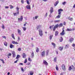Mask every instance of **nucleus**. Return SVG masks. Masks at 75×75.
<instances>
[{
  "mask_svg": "<svg viewBox=\"0 0 75 75\" xmlns=\"http://www.w3.org/2000/svg\"><path fill=\"white\" fill-rule=\"evenodd\" d=\"M23 16H21L20 18H18V21H22L23 19Z\"/></svg>",
  "mask_w": 75,
  "mask_h": 75,
  "instance_id": "4",
  "label": "nucleus"
},
{
  "mask_svg": "<svg viewBox=\"0 0 75 75\" xmlns=\"http://www.w3.org/2000/svg\"><path fill=\"white\" fill-rule=\"evenodd\" d=\"M56 69L57 71L58 70V66H57V65H56Z\"/></svg>",
  "mask_w": 75,
  "mask_h": 75,
  "instance_id": "48",
  "label": "nucleus"
},
{
  "mask_svg": "<svg viewBox=\"0 0 75 75\" xmlns=\"http://www.w3.org/2000/svg\"><path fill=\"white\" fill-rule=\"evenodd\" d=\"M59 27H62L63 26V24L62 23H60L59 25Z\"/></svg>",
  "mask_w": 75,
  "mask_h": 75,
  "instance_id": "31",
  "label": "nucleus"
},
{
  "mask_svg": "<svg viewBox=\"0 0 75 75\" xmlns=\"http://www.w3.org/2000/svg\"><path fill=\"white\" fill-rule=\"evenodd\" d=\"M66 25V23L65 22H64L63 23V25Z\"/></svg>",
  "mask_w": 75,
  "mask_h": 75,
  "instance_id": "63",
  "label": "nucleus"
},
{
  "mask_svg": "<svg viewBox=\"0 0 75 75\" xmlns=\"http://www.w3.org/2000/svg\"><path fill=\"white\" fill-rule=\"evenodd\" d=\"M69 48V45H66V46H65L66 48Z\"/></svg>",
  "mask_w": 75,
  "mask_h": 75,
  "instance_id": "35",
  "label": "nucleus"
},
{
  "mask_svg": "<svg viewBox=\"0 0 75 75\" xmlns=\"http://www.w3.org/2000/svg\"><path fill=\"white\" fill-rule=\"evenodd\" d=\"M74 30H75V28H72L71 29V31H74Z\"/></svg>",
  "mask_w": 75,
  "mask_h": 75,
  "instance_id": "55",
  "label": "nucleus"
},
{
  "mask_svg": "<svg viewBox=\"0 0 75 75\" xmlns=\"http://www.w3.org/2000/svg\"><path fill=\"white\" fill-rule=\"evenodd\" d=\"M27 62V59H25L24 62V64H25V63H26Z\"/></svg>",
  "mask_w": 75,
  "mask_h": 75,
  "instance_id": "39",
  "label": "nucleus"
},
{
  "mask_svg": "<svg viewBox=\"0 0 75 75\" xmlns=\"http://www.w3.org/2000/svg\"><path fill=\"white\" fill-rule=\"evenodd\" d=\"M49 52V50H48L46 51V55L47 56V55H48V53Z\"/></svg>",
  "mask_w": 75,
  "mask_h": 75,
  "instance_id": "15",
  "label": "nucleus"
},
{
  "mask_svg": "<svg viewBox=\"0 0 75 75\" xmlns=\"http://www.w3.org/2000/svg\"><path fill=\"white\" fill-rule=\"evenodd\" d=\"M73 40H74V38H71L70 39L69 42H72V41H73Z\"/></svg>",
  "mask_w": 75,
  "mask_h": 75,
  "instance_id": "17",
  "label": "nucleus"
},
{
  "mask_svg": "<svg viewBox=\"0 0 75 75\" xmlns=\"http://www.w3.org/2000/svg\"><path fill=\"white\" fill-rule=\"evenodd\" d=\"M16 11L17 12V14H19V10L18 9H16Z\"/></svg>",
  "mask_w": 75,
  "mask_h": 75,
  "instance_id": "45",
  "label": "nucleus"
},
{
  "mask_svg": "<svg viewBox=\"0 0 75 75\" xmlns=\"http://www.w3.org/2000/svg\"><path fill=\"white\" fill-rule=\"evenodd\" d=\"M52 45H53L54 47L55 48V47L56 46L55 44V43H53V42H52Z\"/></svg>",
  "mask_w": 75,
  "mask_h": 75,
  "instance_id": "21",
  "label": "nucleus"
},
{
  "mask_svg": "<svg viewBox=\"0 0 75 75\" xmlns=\"http://www.w3.org/2000/svg\"><path fill=\"white\" fill-rule=\"evenodd\" d=\"M20 58V55H17L16 58V59H18V58Z\"/></svg>",
  "mask_w": 75,
  "mask_h": 75,
  "instance_id": "25",
  "label": "nucleus"
},
{
  "mask_svg": "<svg viewBox=\"0 0 75 75\" xmlns=\"http://www.w3.org/2000/svg\"><path fill=\"white\" fill-rule=\"evenodd\" d=\"M30 75H33L34 74V72L33 71H31L30 72Z\"/></svg>",
  "mask_w": 75,
  "mask_h": 75,
  "instance_id": "24",
  "label": "nucleus"
},
{
  "mask_svg": "<svg viewBox=\"0 0 75 75\" xmlns=\"http://www.w3.org/2000/svg\"><path fill=\"white\" fill-rule=\"evenodd\" d=\"M58 10L60 11H63V10L62 9H59Z\"/></svg>",
  "mask_w": 75,
  "mask_h": 75,
  "instance_id": "46",
  "label": "nucleus"
},
{
  "mask_svg": "<svg viewBox=\"0 0 75 75\" xmlns=\"http://www.w3.org/2000/svg\"><path fill=\"white\" fill-rule=\"evenodd\" d=\"M72 47H74L75 46V44H73L72 45Z\"/></svg>",
  "mask_w": 75,
  "mask_h": 75,
  "instance_id": "59",
  "label": "nucleus"
},
{
  "mask_svg": "<svg viewBox=\"0 0 75 75\" xmlns=\"http://www.w3.org/2000/svg\"><path fill=\"white\" fill-rule=\"evenodd\" d=\"M8 55L9 56H11V53H8Z\"/></svg>",
  "mask_w": 75,
  "mask_h": 75,
  "instance_id": "60",
  "label": "nucleus"
},
{
  "mask_svg": "<svg viewBox=\"0 0 75 75\" xmlns=\"http://www.w3.org/2000/svg\"><path fill=\"white\" fill-rule=\"evenodd\" d=\"M28 60L29 61H30V62L32 61V59H31L30 57H28Z\"/></svg>",
  "mask_w": 75,
  "mask_h": 75,
  "instance_id": "34",
  "label": "nucleus"
},
{
  "mask_svg": "<svg viewBox=\"0 0 75 75\" xmlns=\"http://www.w3.org/2000/svg\"><path fill=\"white\" fill-rule=\"evenodd\" d=\"M22 28L23 31H25V30H26V29H27V28L25 27H23Z\"/></svg>",
  "mask_w": 75,
  "mask_h": 75,
  "instance_id": "32",
  "label": "nucleus"
},
{
  "mask_svg": "<svg viewBox=\"0 0 75 75\" xmlns=\"http://www.w3.org/2000/svg\"><path fill=\"white\" fill-rule=\"evenodd\" d=\"M21 71H22L23 72H24V70L23 69V67H21Z\"/></svg>",
  "mask_w": 75,
  "mask_h": 75,
  "instance_id": "44",
  "label": "nucleus"
},
{
  "mask_svg": "<svg viewBox=\"0 0 75 75\" xmlns=\"http://www.w3.org/2000/svg\"><path fill=\"white\" fill-rule=\"evenodd\" d=\"M55 29H56V28L54 27L53 29V31H55Z\"/></svg>",
  "mask_w": 75,
  "mask_h": 75,
  "instance_id": "51",
  "label": "nucleus"
},
{
  "mask_svg": "<svg viewBox=\"0 0 75 75\" xmlns=\"http://www.w3.org/2000/svg\"><path fill=\"white\" fill-rule=\"evenodd\" d=\"M38 17V16H35V19H37V18Z\"/></svg>",
  "mask_w": 75,
  "mask_h": 75,
  "instance_id": "58",
  "label": "nucleus"
},
{
  "mask_svg": "<svg viewBox=\"0 0 75 75\" xmlns=\"http://www.w3.org/2000/svg\"><path fill=\"white\" fill-rule=\"evenodd\" d=\"M12 54H13V58H15L16 57V54H15V52L14 51H13L12 52Z\"/></svg>",
  "mask_w": 75,
  "mask_h": 75,
  "instance_id": "9",
  "label": "nucleus"
},
{
  "mask_svg": "<svg viewBox=\"0 0 75 75\" xmlns=\"http://www.w3.org/2000/svg\"><path fill=\"white\" fill-rule=\"evenodd\" d=\"M9 6H10V8L11 9H12V8H13V6H12V5H9Z\"/></svg>",
  "mask_w": 75,
  "mask_h": 75,
  "instance_id": "41",
  "label": "nucleus"
},
{
  "mask_svg": "<svg viewBox=\"0 0 75 75\" xmlns=\"http://www.w3.org/2000/svg\"><path fill=\"white\" fill-rule=\"evenodd\" d=\"M71 69H73V71H75V68L73 65H71Z\"/></svg>",
  "mask_w": 75,
  "mask_h": 75,
  "instance_id": "22",
  "label": "nucleus"
},
{
  "mask_svg": "<svg viewBox=\"0 0 75 75\" xmlns=\"http://www.w3.org/2000/svg\"><path fill=\"white\" fill-rule=\"evenodd\" d=\"M18 50L19 51H21V48H18Z\"/></svg>",
  "mask_w": 75,
  "mask_h": 75,
  "instance_id": "56",
  "label": "nucleus"
},
{
  "mask_svg": "<svg viewBox=\"0 0 75 75\" xmlns=\"http://www.w3.org/2000/svg\"><path fill=\"white\" fill-rule=\"evenodd\" d=\"M31 58H33L34 57V53L33 52H32L31 53Z\"/></svg>",
  "mask_w": 75,
  "mask_h": 75,
  "instance_id": "3",
  "label": "nucleus"
},
{
  "mask_svg": "<svg viewBox=\"0 0 75 75\" xmlns=\"http://www.w3.org/2000/svg\"><path fill=\"white\" fill-rule=\"evenodd\" d=\"M18 34H19V35H21V30H18Z\"/></svg>",
  "mask_w": 75,
  "mask_h": 75,
  "instance_id": "20",
  "label": "nucleus"
},
{
  "mask_svg": "<svg viewBox=\"0 0 75 75\" xmlns=\"http://www.w3.org/2000/svg\"><path fill=\"white\" fill-rule=\"evenodd\" d=\"M21 3L23 4L24 3V1L23 0H21Z\"/></svg>",
  "mask_w": 75,
  "mask_h": 75,
  "instance_id": "57",
  "label": "nucleus"
},
{
  "mask_svg": "<svg viewBox=\"0 0 75 75\" xmlns=\"http://www.w3.org/2000/svg\"><path fill=\"white\" fill-rule=\"evenodd\" d=\"M60 20H56V21H54V23H59V22H60Z\"/></svg>",
  "mask_w": 75,
  "mask_h": 75,
  "instance_id": "23",
  "label": "nucleus"
},
{
  "mask_svg": "<svg viewBox=\"0 0 75 75\" xmlns=\"http://www.w3.org/2000/svg\"><path fill=\"white\" fill-rule=\"evenodd\" d=\"M4 44L5 46H7V42H5L4 43Z\"/></svg>",
  "mask_w": 75,
  "mask_h": 75,
  "instance_id": "28",
  "label": "nucleus"
},
{
  "mask_svg": "<svg viewBox=\"0 0 75 75\" xmlns=\"http://www.w3.org/2000/svg\"><path fill=\"white\" fill-rule=\"evenodd\" d=\"M5 7L6 8H8L9 7L6 6H5Z\"/></svg>",
  "mask_w": 75,
  "mask_h": 75,
  "instance_id": "64",
  "label": "nucleus"
},
{
  "mask_svg": "<svg viewBox=\"0 0 75 75\" xmlns=\"http://www.w3.org/2000/svg\"><path fill=\"white\" fill-rule=\"evenodd\" d=\"M67 30L68 31H71V29L67 28Z\"/></svg>",
  "mask_w": 75,
  "mask_h": 75,
  "instance_id": "42",
  "label": "nucleus"
},
{
  "mask_svg": "<svg viewBox=\"0 0 75 75\" xmlns=\"http://www.w3.org/2000/svg\"><path fill=\"white\" fill-rule=\"evenodd\" d=\"M50 28L51 30H52V28H53V26H51L50 27Z\"/></svg>",
  "mask_w": 75,
  "mask_h": 75,
  "instance_id": "43",
  "label": "nucleus"
},
{
  "mask_svg": "<svg viewBox=\"0 0 75 75\" xmlns=\"http://www.w3.org/2000/svg\"><path fill=\"white\" fill-rule=\"evenodd\" d=\"M12 44H18V43L14 41H12Z\"/></svg>",
  "mask_w": 75,
  "mask_h": 75,
  "instance_id": "10",
  "label": "nucleus"
},
{
  "mask_svg": "<svg viewBox=\"0 0 75 75\" xmlns=\"http://www.w3.org/2000/svg\"><path fill=\"white\" fill-rule=\"evenodd\" d=\"M58 14H59V15H61V11H59L58 10Z\"/></svg>",
  "mask_w": 75,
  "mask_h": 75,
  "instance_id": "40",
  "label": "nucleus"
},
{
  "mask_svg": "<svg viewBox=\"0 0 75 75\" xmlns=\"http://www.w3.org/2000/svg\"><path fill=\"white\" fill-rule=\"evenodd\" d=\"M62 41H63V38L62 37H61L59 39V41L60 42H62Z\"/></svg>",
  "mask_w": 75,
  "mask_h": 75,
  "instance_id": "14",
  "label": "nucleus"
},
{
  "mask_svg": "<svg viewBox=\"0 0 75 75\" xmlns=\"http://www.w3.org/2000/svg\"><path fill=\"white\" fill-rule=\"evenodd\" d=\"M26 2H27V4H30V2H29V1H28V0H27Z\"/></svg>",
  "mask_w": 75,
  "mask_h": 75,
  "instance_id": "50",
  "label": "nucleus"
},
{
  "mask_svg": "<svg viewBox=\"0 0 75 75\" xmlns=\"http://www.w3.org/2000/svg\"><path fill=\"white\" fill-rule=\"evenodd\" d=\"M68 19L69 20H70V21H72L73 20V18H69V17L68 18Z\"/></svg>",
  "mask_w": 75,
  "mask_h": 75,
  "instance_id": "29",
  "label": "nucleus"
},
{
  "mask_svg": "<svg viewBox=\"0 0 75 75\" xmlns=\"http://www.w3.org/2000/svg\"><path fill=\"white\" fill-rule=\"evenodd\" d=\"M72 69V68H71V66H70L69 67V71H71V70Z\"/></svg>",
  "mask_w": 75,
  "mask_h": 75,
  "instance_id": "47",
  "label": "nucleus"
},
{
  "mask_svg": "<svg viewBox=\"0 0 75 75\" xmlns=\"http://www.w3.org/2000/svg\"><path fill=\"white\" fill-rule=\"evenodd\" d=\"M36 51L37 52H38L39 51V49H38V48L37 47V48L36 49Z\"/></svg>",
  "mask_w": 75,
  "mask_h": 75,
  "instance_id": "30",
  "label": "nucleus"
},
{
  "mask_svg": "<svg viewBox=\"0 0 75 75\" xmlns=\"http://www.w3.org/2000/svg\"><path fill=\"white\" fill-rule=\"evenodd\" d=\"M43 63L44 64H45V65H48V63H47V62L45 60L43 61Z\"/></svg>",
  "mask_w": 75,
  "mask_h": 75,
  "instance_id": "13",
  "label": "nucleus"
},
{
  "mask_svg": "<svg viewBox=\"0 0 75 75\" xmlns=\"http://www.w3.org/2000/svg\"><path fill=\"white\" fill-rule=\"evenodd\" d=\"M17 13H13V15L14 16H17Z\"/></svg>",
  "mask_w": 75,
  "mask_h": 75,
  "instance_id": "33",
  "label": "nucleus"
},
{
  "mask_svg": "<svg viewBox=\"0 0 75 75\" xmlns=\"http://www.w3.org/2000/svg\"><path fill=\"white\" fill-rule=\"evenodd\" d=\"M57 57H55L54 59V62H56V61H57Z\"/></svg>",
  "mask_w": 75,
  "mask_h": 75,
  "instance_id": "49",
  "label": "nucleus"
},
{
  "mask_svg": "<svg viewBox=\"0 0 75 75\" xmlns=\"http://www.w3.org/2000/svg\"><path fill=\"white\" fill-rule=\"evenodd\" d=\"M62 3L63 5H65V3H66V2L64 1Z\"/></svg>",
  "mask_w": 75,
  "mask_h": 75,
  "instance_id": "53",
  "label": "nucleus"
},
{
  "mask_svg": "<svg viewBox=\"0 0 75 75\" xmlns=\"http://www.w3.org/2000/svg\"><path fill=\"white\" fill-rule=\"evenodd\" d=\"M47 14H48V13H46L45 14V17H47Z\"/></svg>",
  "mask_w": 75,
  "mask_h": 75,
  "instance_id": "52",
  "label": "nucleus"
},
{
  "mask_svg": "<svg viewBox=\"0 0 75 75\" xmlns=\"http://www.w3.org/2000/svg\"><path fill=\"white\" fill-rule=\"evenodd\" d=\"M60 17H61L60 15H58L56 17V18H60Z\"/></svg>",
  "mask_w": 75,
  "mask_h": 75,
  "instance_id": "36",
  "label": "nucleus"
},
{
  "mask_svg": "<svg viewBox=\"0 0 75 75\" xmlns=\"http://www.w3.org/2000/svg\"><path fill=\"white\" fill-rule=\"evenodd\" d=\"M22 56L23 58H26V54H25V53H23V54Z\"/></svg>",
  "mask_w": 75,
  "mask_h": 75,
  "instance_id": "12",
  "label": "nucleus"
},
{
  "mask_svg": "<svg viewBox=\"0 0 75 75\" xmlns=\"http://www.w3.org/2000/svg\"><path fill=\"white\" fill-rule=\"evenodd\" d=\"M39 34L40 36L42 37V35H43V33H42V31L41 30H39Z\"/></svg>",
  "mask_w": 75,
  "mask_h": 75,
  "instance_id": "1",
  "label": "nucleus"
},
{
  "mask_svg": "<svg viewBox=\"0 0 75 75\" xmlns=\"http://www.w3.org/2000/svg\"><path fill=\"white\" fill-rule=\"evenodd\" d=\"M17 61H18V60H17L14 62V63H17Z\"/></svg>",
  "mask_w": 75,
  "mask_h": 75,
  "instance_id": "62",
  "label": "nucleus"
},
{
  "mask_svg": "<svg viewBox=\"0 0 75 75\" xmlns=\"http://www.w3.org/2000/svg\"><path fill=\"white\" fill-rule=\"evenodd\" d=\"M53 11H54V8H53V7H51L50 10V14H52V13H53Z\"/></svg>",
  "mask_w": 75,
  "mask_h": 75,
  "instance_id": "2",
  "label": "nucleus"
},
{
  "mask_svg": "<svg viewBox=\"0 0 75 75\" xmlns=\"http://www.w3.org/2000/svg\"><path fill=\"white\" fill-rule=\"evenodd\" d=\"M2 28L3 29H4V25H3L2 26Z\"/></svg>",
  "mask_w": 75,
  "mask_h": 75,
  "instance_id": "54",
  "label": "nucleus"
},
{
  "mask_svg": "<svg viewBox=\"0 0 75 75\" xmlns=\"http://www.w3.org/2000/svg\"><path fill=\"white\" fill-rule=\"evenodd\" d=\"M41 27V26L40 25H38L37 27V29L38 30V28H40V27Z\"/></svg>",
  "mask_w": 75,
  "mask_h": 75,
  "instance_id": "38",
  "label": "nucleus"
},
{
  "mask_svg": "<svg viewBox=\"0 0 75 75\" xmlns=\"http://www.w3.org/2000/svg\"><path fill=\"white\" fill-rule=\"evenodd\" d=\"M52 37H53V35H50V40H51L52 39Z\"/></svg>",
  "mask_w": 75,
  "mask_h": 75,
  "instance_id": "27",
  "label": "nucleus"
},
{
  "mask_svg": "<svg viewBox=\"0 0 75 75\" xmlns=\"http://www.w3.org/2000/svg\"><path fill=\"white\" fill-rule=\"evenodd\" d=\"M62 68L64 71L65 70V66L64 64H62Z\"/></svg>",
  "mask_w": 75,
  "mask_h": 75,
  "instance_id": "6",
  "label": "nucleus"
},
{
  "mask_svg": "<svg viewBox=\"0 0 75 75\" xmlns=\"http://www.w3.org/2000/svg\"><path fill=\"white\" fill-rule=\"evenodd\" d=\"M18 41H20V37L19 36L18 37Z\"/></svg>",
  "mask_w": 75,
  "mask_h": 75,
  "instance_id": "61",
  "label": "nucleus"
},
{
  "mask_svg": "<svg viewBox=\"0 0 75 75\" xmlns=\"http://www.w3.org/2000/svg\"><path fill=\"white\" fill-rule=\"evenodd\" d=\"M26 7L27 9H28V10H30V9H31V6H30V5H27L26 6Z\"/></svg>",
  "mask_w": 75,
  "mask_h": 75,
  "instance_id": "7",
  "label": "nucleus"
},
{
  "mask_svg": "<svg viewBox=\"0 0 75 75\" xmlns=\"http://www.w3.org/2000/svg\"><path fill=\"white\" fill-rule=\"evenodd\" d=\"M58 26H59V25H58V24L54 26V27L56 28H57V27H58Z\"/></svg>",
  "mask_w": 75,
  "mask_h": 75,
  "instance_id": "37",
  "label": "nucleus"
},
{
  "mask_svg": "<svg viewBox=\"0 0 75 75\" xmlns=\"http://www.w3.org/2000/svg\"><path fill=\"white\" fill-rule=\"evenodd\" d=\"M64 30H63L62 33H60V35H65V33H64Z\"/></svg>",
  "mask_w": 75,
  "mask_h": 75,
  "instance_id": "8",
  "label": "nucleus"
},
{
  "mask_svg": "<svg viewBox=\"0 0 75 75\" xmlns=\"http://www.w3.org/2000/svg\"><path fill=\"white\" fill-rule=\"evenodd\" d=\"M58 3H59V1H56V2L54 4V6H57Z\"/></svg>",
  "mask_w": 75,
  "mask_h": 75,
  "instance_id": "11",
  "label": "nucleus"
},
{
  "mask_svg": "<svg viewBox=\"0 0 75 75\" xmlns=\"http://www.w3.org/2000/svg\"><path fill=\"white\" fill-rule=\"evenodd\" d=\"M11 36L15 40V38L14 37V34H12L11 35Z\"/></svg>",
  "mask_w": 75,
  "mask_h": 75,
  "instance_id": "26",
  "label": "nucleus"
},
{
  "mask_svg": "<svg viewBox=\"0 0 75 75\" xmlns=\"http://www.w3.org/2000/svg\"><path fill=\"white\" fill-rule=\"evenodd\" d=\"M10 48H13V47H14V45H13L12 44H11L10 45Z\"/></svg>",
  "mask_w": 75,
  "mask_h": 75,
  "instance_id": "18",
  "label": "nucleus"
},
{
  "mask_svg": "<svg viewBox=\"0 0 75 75\" xmlns=\"http://www.w3.org/2000/svg\"><path fill=\"white\" fill-rule=\"evenodd\" d=\"M59 48L60 51H62V50H63V47H59Z\"/></svg>",
  "mask_w": 75,
  "mask_h": 75,
  "instance_id": "19",
  "label": "nucleus"
},
{
  "mask_svg": "<svg viewBox=\"0 0 75 75\" xmlns=\"http://www.w3.org/2000/svg\"><path fill=\"white\" fill-rule=\"evenodd\" d=\"M41 55L42 57H45V51H43L41 54Z\"/></svg>",
  "mask_w": 75,
  "mask_h": 75,
  "instance_id": "5",
  "label": "nucleus"
},
{
  "mask_svg": "<svg viewBox=\"0 0 75 75\" xmlns=\"http://www.w3.org/2000/svg\"><path fill=\"white\" fill-rule=\"evenodd\" d=\"M58 34V31H56L55 32V36H57Z\"/></svg>",
  "mask_w": 75,
  "mask_h": 75,
  "instance_id": "16",
  "label": "nucleus"
}]
</instances>
